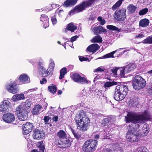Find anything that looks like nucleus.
Segmentation results:
<instances>
[{"instance_id":"1","label":"nucleus","mask_w":152,"mask_h":152,"mask_svg":"<svg viewBox=\"0 0 152 152\" xmlns=\"http://www.w3.org/2000/svg\"><path fill=\"white\" fill-rule=\"evenodd\" d=\"M125 121L126 123H140L144 120L148 121L151 118V115L149 112L145 110L141 114L137 115L132 112H129L127 116H125Z\"/></svg>"},{"instance_id":"2","label":"nucleus","mask_w":152,"mask_h":152,"mask_svg":"<svg viewBox=\"0 0 152 152\" xmlns=\"http://www.w3.org/2000/svg\"><path fill=\"white\" fill-rule=\"evenodd\" d=\"M75 119L78 129L82 132L87 130L90 120L84 111H80L79 114L76 115Z\"/></svg>"},{"instance_id":"3","label":"nucleus","mask_w":152,"mask_h":152,"mask_svg":"<svg viewBox=\"0 0 152 152\" xmlns=\"http://www.w3.org/2000/svg\"><path fill=\"white\" fill-rule=\"evenodd\" d=\"M31 102L27 100L16 108V111L19 120L24 121L27 119L28 114L31 110Z\"/></svg>"},{"instance_id":"4","label":"nucleus","mask_w":152,"mask_h":152,"mask_svg":"<svg viewBox=\"0 0 152 152\" xmlns=\"http://www.w3.org/2000/svg\"><path fill=\"white\" fill-rule=\"evenodd\" d=\"M133 126V128L130 129V130L128 132L126 135L127 140L132 142H138L141 137V134L139 130L140 125L138 124H134Z\"/></svg>"},{"instance_id":"5","label":"nucleus","mask_w":152,"mask_h":152,"mask_svg":"<svg viewBox=\"0 0 152 152\" xmlns=\"http://www.w3.org/2000/svg\"><path fill=\"white\" fill-rule=\"evenodd\" d=\"M128 91V88L125 85L117 86L114 95V99L117 101L122 100L127 95Z\"/></svg>"},{"instance_id":"6","label":"nucleus","mask_w":152,"mask_h":152,"mask_svg":"<svg viewBox=\"0 0 152 152\" xmlns=\"http://www.w3.org/2000/svg\"><path fill=\"white\" fill-rule=\"evenodd\" d=\"M97 141L93 140H87L84 143L82 146V150L84 152H93L96 148Z\"/></svg>"},{"instance_id":"7","label":"nucleus","mask_w":152,"mask_h":152,"mask_svg":"<svg viewBox=\"0 0 152 152\" xmlns=\"http://www.w3.org/2000/svg\"><path fill=\"white\" fill-rule=\"evenodd\" d=\"M146 81L140 76L135 77L133 81V88L135 90H140L144 88L146 85Z\"/></svg>"},{"instance_id":"8","label":"nucleus","mask_w":152,"mask_h":152,"mask_svg":"<svg viewBox=\"0 0 152 152\" xmlns=\"http://www.w3.org/2000/svg\"><path fill=\"white\" fill-rule=\"evenodd\" d=\"M18 80L16 79L13 81H10L7 83L5 86V89L9 93L15 94L17 93L19 89L17 86Z\"/></svg>"},{"instance_id":"9","label":"nucleus","mask_w":152,"mask_h":152,"mask_svg":"<svg viewBox=\"0 0 152 152\" xmlns=\"http://www.w3.org/2000/svg\"><path fill=\"white\" fill-rule=\"evenodd\" d=\"M136 67V65L134 64H130L120 68V75L121 77H123L125 74L129 73L133 71Z\"/></svg>"},{"instance_id":"10","label":"nucleus","mask_w":152,"mask_h":152,"mask_svg":"<svg viewBox=\"0 0 152 152\" xmlns=\"http://www.w3.org/2000/svg\"><path fill=\"white\" fill-rule=\"evenodd\" d=\"M126 10L124 8L116 10L114 14V18L118 21H123L126 19Z\"/></svg>"},{"instance_id":"11","label":"nucleus","mask_w":152,"mask_h":152,"mask_svg":"<svg viewBox=\"0 0 152 152\" xmlns=\"http://www.w3.org/2000/svg\"><path fill=\"white\" fill-rule=\"evenodd\" d=\"M71 78L75 82L82 84H88L91 81L88 80L87 78L80 76L77 73H75L71 75Z\"/></svg>"},{"instance_id":"12","label":"nucleus","mask_w":152,"mask_h":152,"mask_svg":"<svg viewBox=\"0 0 152 152\" xmlns=\"http://www.w3.org/2000/svg\"><path fill=\"white\" fill-rule=\"evenodd\" d=\"M91 30L94 34L97 35L107 32L106 29L104 28L103 27L100 26L95 27V24L92 25Z\"/></svg>"},{"instance_id":"13","label":"nucleus","mask_w":152,"mask_h":152,"mask_svg":"<svg viewBox=\"0 0 152 152\" xmlns=\"http://www.w3.org/2000/svg\"><path fill=\"white\" fill-rule=\"evenodd\" d=\"M45 135V133L42 130L36 129L34 131L33 137L35 140L42 139L44 137Z\"/></svg>"},{"instance_id":"14","label":"nucleus","mask_w":152,"mask_h":152,"mask_svg":"<svg viewBox=\"0 0 152 152\" xmlns=\"http://www.w3.org/2000/svg\"><path fill=\"white\" fill-rule=\"evenodd\" d=\"M34 126L32 123H27L23 125V130L24 134H28L31 131Z\"/></svg>"},{"instance_id":"15","label":"nucleus","mask_w":152,"mask_h":152,"mask_svg":"<svg viewBox=\"0 0 152 152\" xmlns=\"http://www.w3.org/2000/svg\"><path fill=\"white\" fill-rule=\"evenodd\" d=\"M3 120L7 123H10L15 121L14 115L11 113L4 114L3 116Z\"/></svg>"},{"instance_id":"16","label":"nucleus","mask_w":152,"mask_h":152,"mask_svg":"<svg viewBox=\"0 0 152 152\" xmlns=\"http://www.w3.org/2000/svg\"><path fill=\"white\" fill-rule=\"evenodd\" d=\"M10 103L7 100L2 102L0 105V111L3 112H6L10 105Z\"/></svg>"},{"instance_id":"17","label":"nucleus","mask_w":152,"mask_h":152,"mask_svg":"<svg viewBox=\"0 0 152 152\" xmlns=\"http://www.w3.org/2000/svg\"><path fill=\"white\" fill-rule=\"evenodd\" d=\"M71 142L69 138H66L61 141V143L59 142L58 146L62 148H64L70 146L71 145Z\"/></svg>"},{"instance_id":"18","label":"nucleus","mask_w":152,"mask_h":152,"mask_svg":"<svg viewBox=\"0 0 152 152\" xmlns=\"http://www.w3.org/2000/svg\"><path fill=\"white\" fill-rule=\"evenodd\" d=\"M19 81L20 84L28 83L30 82V78L28 75L26 74L21 75L19 77Z\"/></svg>"},{"instance_id":"19","label":"nucleus","mask_w":152,"mask_h":152,"mask_svg":"<svg viewBox=\"0 0 152 152\" xmlns=\"http://www.w3.org/2000/svg\"><path fill=\"white\" fill-rule=\"evenodd\" d=\"M100 48L99 46L97 44L94 43L89 45L87 48L86 50L89 52L94 53Z\"/></svg>"},{"instance_id":"20","label":"nucleus","mask_w":152,"mask_h":152,"mask_svg":"<svg viewBox=\"0 0 152 152\" xmlns=\"http://www.w3.org/2000/svg\"><path fill=\"white\" fill-rule=\"evenodd\" d=\"M113 150L107 149L106 150V152H122L121 148L118 144H114L112 145Z\"/></svg>"},{"instance_id":"21","label":"nucleus","mask_w":152,"mask_h":152,"mask_svg":"<svg viewBox=\"0 0 152 152\" xmlns=\"http://www.w3.org/2000/svg\"><path fill=\"white\" fill-rule=\"evenodd\" d=\"M40 20L43 23V26L46 28L48 26V16L45 15H42L40 17Z\"/></svg>"},{"instance_id":"22","label":"nucleus","mask_w":152,"mask_h":152,"mask_svg":"<svg viewBox=\"0 0 152 152\" xmlns=\"http://www.w3.org/2000/svg\"><path fill=\"white\" fill-rule=\"evenodd\" d=\"M57 136L59 138L60 141H62L67 137V134L63 130H60L56 133Z\"/></svg>"},{"instance_id":"23","label":"nucleus","mask_w":152,"mask_h":152,"mask_svg":"<svg viewBox=\"0 0 152 152\" xmlns=\"http://www.w3.org/2000/svg\"><path fill=\"white\" fill-rule=\"evenodd\" d=\"M25 97L23 94H16L13 95L12 97V100L15 102H16L19 100L24 99Z\"/></svg>"},{"instance_id":"24","label":"nucleus","mask_w":152,"mask_h":152,"mask_svg":"<svg viewBox=\"0 0 152 152\" xmlns=\"http://www.w3.org/2000/svg\"><path fill=\"white\" fill-rule=\"evenodd\" d=\"M77 27L73 23H71L68 24L65 31L66 32L67 30H68L70 31L71 32H73L75 30L77 29Z\"/></svg>"},{"instance_id":"25","label":"nucleus","mask_w":152,"mask_h":152,"mask_svg":"<svg viewBox=\"0 0 152 152\" xmlns=\"http://www.w3.org/2000/svg\"><path fill=\"white\" fill-rule=\"evenodd\" d=\"M77 0H67L64 3V6L65 7L71 6L75 5Z\"/></svg>"},{"instance_id":"26","label":"nucleus","mask_w":152,"mask_h":152,"mask_svg":"<svg viewBox=\"0 0 152 152\" xmlns=\"http://www.w3.org/2000/svg\"><path fill=\"white\" fill-rule=\"evenodd\" d=\"M39 70L41 72L42 75L44 77L48 76L51 72L48 69L46 70L43 67L41 66Z\"/></svg>"},{"instance_id":"27","label":"nucleus","mask_w":152,"mask_h":152,"mask_svg":"<svg viewBox=\"0 0 152 152\" xmlns=\"http://www.w3.org/2000/svg\"><path fill=\"white\" fill-rule=\"evenodd\" d=\"M149 23V20L146 18H144L141 20L139 22L140 26L145 27L148 25Z\"/></svg>"},{"instance_id":"28","label":"nucleus","mask_w":152,"mask_h":152,"mask_svg":"<svg viewBox=\"0 0 152 152\" xmlns=\"http://www.w3.org/2000/svg\"><path fill=\"white\" fill-rule=\"evenodd\" d=\"M118 83L114 81L106 82L104 83V87L106 89H107L108 88L112 86L117 85Z\"/></svg>"},{"instance_id":"29","label":"nucleus","mask_w":152,"mask_h":152,"mask_svg":"<svg viewBox=\"0 0 152 152\" xmlns=\"http://www.w3.org/2000/svg\"><path fill=\"white\" fill-rule=\"evenodd\" d=\"M49 91L53 94H55L57 90V88L55 85L52 84L48 87Z\"/></svg>"},{"instance_id":"30","label":"nucleus","mask_w":152,"mask_h":152,"mask_svg":"<svg viewBox=\"0 0 152 152\" xmlns=\"http://www.w3.org/2000/svg\"><path fill=\"white\" fill-rule=\"evenodd\" d=\"M55 66V64L54 61L52 59L49 60V63L48 69L49 70L52 72L54 70Z\"/></svg>"},{"instance_id":"31","label":"nucleus","mask_w":152,"mask_h":152,"mask_svg":"<svg viewBox=\"0 0 152 152\" xmlns=\"http://www.w3.org/2000/svg\"><path fill=\"white\" fill-rule=\"evenodd\" d=\"M102 41V38L99 35L95 36L91 40V42H92L100 43Z\"/></svg>"},{"instance_id":"32","label":"nucleus","mask_w":152,"mask_h":152,"mask_svg":"<svg viewBox=\"0 0 152 152\" xmlns=\"http://www.w3.org/2000/svg\"><path fill=\"white\" fill-rule=\"evenodd\" d=\"M42 107L39 105H36L33 109L32 113L34 115L38 114L42 108Z\"/></svg>"},{"instance_id":"33","label":"nucleus","mask_w":152,"mask_h":152,"mask_svg":"<svg viewBox=\"0 0 152 152\" xmlns=\"http://www.w3.org/2000/svg\"><path fill=\"white\" fill-rule=\"evenodd\" d=\"M111 120V118L110 117H108L103 119L101 123V126L104 127L107 126L110 121Z\"/></svg>"},{"instance_id":"34","label":"nucleus","mask_w":152,"mask_h":152,"mask_svg":"<svg viewBox=\"0 0 152 152\" xmlns=\"http://www.w3.org/2000/svg\"><path fill=\"white\" fill-rule=\"evenodd\" d=\"M124 0H119L117 1L112 7V9L115 10L118 8L121 5L123 1Z\"/></svg>"},{"instance_id":"35","label":"nucleus","mask_w":152,"mask_h":152,"mask_svg":"<svg viewBox=\"0 0 152 152\" xmlns=\"http://www.w3.org/2000/svg\"><path fill=\"white\" fill-rule=\"evenodd\" d=\"M67 73V69L65 68H62L60 70V75L59 77L60 79L64 78V75Z\"/></svg>"},{"instance_id":"36","label":"nucleus","mask_w":152,"mask_h":152,"mask_svg":"<svg viewBox=\"0 0 152 152\" xmlns=\"http://www.w3.org/2000/svg\"><path fill=\"white\" fill-rule=\"evenodd\" d=\"M143 136H146L149 131V127L146 124H145L142 129Z\"/></svg>"},{"instance_id":"37","label":"nucleus","mask_w":152,"mask_h":152,"mask_svg":"<svg viewBox=\"0 0 152 152\" xmlns=\"http://www.w3.org/2000/svg\"><path fill=\"white\" fill-rule=\"evenodd\" d=\"M137 7L132 4L130 5L128 7V11L130 13L132 14L134 13Z\"/></svg>"},{"instance_id":"38","label":"nucleus","mask_w":152,"mask_h":152,"mask_svg":"<svg viewBox=\"0 0 152 152\" xmlns=\"http://www.w3.org/2000/svg\"><path fill=\"white\" fill-rule=\"evenodd\" d=\"M120 67H114L110 69V72L111 74H113V75L116 76L117 75V71L118 69L120 70Z\"/></svg>"},{"instance_id":"39","label":"nucleus","mask_w":152,"mask_h":152,"mask_svg":"<svg viewBox=\"0 0 152 152\" xmlns=\"http://www.w3.org/2000/svg\"><path fill=\"white\" fill-rule=\"evenodd\" d=\"M37 146L40 150V151L43 152L45 149V146L43 142H40L37 144Z\"/></svg>"},{"instance_id":"40","label":"nucleus","mask_w":152,"mask_h":152,"mask_svg":"<svg viewBox=\"0 0 152 152\" xmlns=\"http://www.w3.org/2000/svg\"><path fill=\"white\" fill-rule=\"evenodd\" d=\"M117 50L113 51L110 53L106 54V55L104 56L103 57L104 58H114L115 57L113 56L114 54L116 52Z\"/></svg>"},{"instance_id":"41","label":"nucleus","mask_w":152,"mask_h":152,"mask_svg":"<svg viewBox=\"0 0 152 152\" xmlns=\"http://www.w3.org/2000/svg\"><path fill=\"white\" fill-rule=\"evenodd\" d=\"M142 42L145 44H152V37L149 36L144 39Z\"/></svg>"},{"instance_id":"42","label":"nucleus","mask_w":152,"mask_h":152,"mask_svg":"<svg viewBox=\"0 0 152 152\" xmlns=\"http://www.w3.org/2000/svg\"><path fill=\"white\" fill-rule=\"evenodd\" d=\"M107 29L113 31H120V30L117 27L111 25H108L106 26Z\"/></svg>"},{"instance_id":"43","label":"nucleus","mask_w":152,"mask_h":152,"mask_svg":"<svg viewBox=\"0 0 152 152\" xmlns=\"http://www.w3.org/2000/svg\"><path fill=\"white\" fill-rule=\"evenodd\" d=\"M147 149L145 147L140 146L137 148L136 150V152H147Z\"/></svg>"},{"instance_id":"44","label":"nucleus","mask_w":152,"mask_h":152,"mask_svg":"<svg viewBox=\"0 0 152 152\" xmlns=\"http://www.w3.org/2000/svg\"><path fill=\"white\" fill-rule=\"evenodd\" d=\"M148 11V9L147 8H145L140 10L139 14L140 15H143L145 14Z\"/></svg>"},{"instance_id":"45","label":"nucleus","mask_w":152,"mask_h":152,"mask_svg":"<svg viewBox=\"0 0 152 152\" xmlns=\"http://www.w3.org/2000/svg\"><path fill=\"white\" fill-rule=\"evenodd\" d=\"M71 131L75 137L77 139H79L81 137V136L79 134L77 133L72 129H71Z\"/></svg>"},{"instance_id":"46","label":"nucleus","mask_w":152,"mask_h":152,"mask_svg":"<svg viewBox=\"0 0 152 152\" xmlns=\"http://www.w3.org/2000/svg\"><path fill=\"white\" fill-rule=\"evenodd\" d=\"M97 20L100 22V24L102 25H103L105 23V20L104 19H102V17L99 16Z\"/></svg>"},{"instance_id":"47","label":"nucleus","mask_w":152,"mask_h":152,"mask_svg":"<svg viewBox=\"0 0 152 152\" xmlns=\"http://www.w3.org/2000/svg\"><path fill=\"white\" fill-rule=\"evenodd\" d=\"M79 60L81 61H90V60L91 59H91L90 60L88 58L81 56H79Z\"/></svg>"},{"instance_id":"48","label":"nucleus","mask_w":152,"mask_h":152,"mask_svg":"<svg viewBox=\"0 0 152 152\" xmlns=\"http://www.w3.org/2000/svg\"><path fill=\"white\" fill-rule=\"evenodd\" d=\"M104 67L100 66L95 69L94 70V72H101L104 71Z\"/></svg>"},{"instance_id":"49","label":"nucleus","mask_w":152,"mask_h":152,"mask_svg":"<svg viewBox=\"0 0 152 152\" xmlns=\"http://www.w3.org/2000/svg\"><path fill=\"white\" fill-rule=\"evenodd\" d=\"M51 20L53 25H55L57 21L55 16L52 17Z\"/></svg>"},{"instance_id":"50","label":"nucleus","mask_w":152,"mask_h":152,"mask_svg":"<svg viewBox=\"0 0 152 152\" xmlns=\"http://www.w3.org/2000/svg\"><path fill=\"white\" fill-rule=\"evenodd\" d=\"M37 89V88H31L29 89H28V90L27 91H25L24 92V94H26L28 93H30V92L36 91Z\"/></svg>"},{"instance_id":"51","label":"nucleus","mask_w":152,"mask_h":152,"mask_svg":"<svg viewBox=\"0 0 152 152\" xmlns=\"http://www.w3.org/2000/svg\"><path fill=\"white\" fill-rule=\"evenodd\" d=\"M50 118L49 117L47 116L45 117L44 118V120L45 122V124H47L49 121V120Z\"/></svg>"},{"instance_id":"52","label":"nucleus","mask_w":152,"mask_h":152,"mask_svg":"<svg viewBox=\"0 0 152 152\" xmlns=\"http://www.w3.org/2000/svg\"><path fill=\"white\" fill-rule=\"evenodd\" d=\"M144 35L140 33L135 37V38H141L144 37Z\"/></svg>"},{"instance_id":"53","label":"nucleus","mask_w":152,"mask_h":152,"mask_svg":"<svg viewBox=\"0 0 152 152\" xmlns=\"http://www.w3.org/2000/svg\"><path fill=\"white\" fill-rule=\"evenodd\" d=\"M78 37V36H75L73 37H72L71 38V42H73L75 41L77 39Z\"/></svg>"},{"instance_id":"54","label":"nucleus","mask_w":152,"mask_h":152,"mask_svg":"<svg viewBox=\"0 0 152 152\" xmlns=\"http://www.w3.org/2000/svg\"><path fill=\"white\" fill-rule=\"evenodd\" d=\"M47 82L46 79L45 78H43L42 79V80L40 81V83L41 84H43Z\"/></svg>"},{"instance_id":"55","label":"nucleus","mask_w":152,"mask_h":152,"mask_svg":"<svg viewBox=\"0 0 152 152\" xmlns=\"http://www.w3.org/2000/svg\"><path fill=\"white\" fill-rule=\"evenodd\" d=\"M43 61H39V62H38V66H39V70L40 69V67L42 66V67H43L42 65V64H43Z\"/></svg>"},{"instance_id":"56","label":"nucleus","mask_w":152,"mask_h":152,"mask_svg":"<svg viewBox=\"0 0 152 152\" xmlns=\"http://www.w3.org/2000/svg\"><path fill=\"white\" fill-rule=\"evenodd\" d=\"M53 121L56 122L58 120V118L57 116H55L53 117L52 118Z\"/></svg>"},{"instance_id":"57","label":"nucleus","mask_w":152,"mask_h":152,"mask_svg":"<svg viewBox=\"0 0 152 152\" xmlns=\"http://www.w3.org/2000/svg\"><path fill=\"white\" fill-rule=\"evenodd\" d=\"M63 12V10H58L56 11V12H58V15H60L61 13H62Z\"/></svg>"},{"instance_id":"58","label":"nucleus","mask_w":152,"mask_h":152,"mask_svg":"<svg viewBox=\"0 0 152 152\" xmlns=\"http://www.w3.org/2000/svg\"><path fill=\"white\" fill-rule=\"evenodd\" d=\"M95 91L96 92H97L98 93V94H97L99 95V94L100 93H101V90H98L97 89H96V90H95Z\"/></svg>"},{"instance_id":"59","label":"nucleus","mask_w":152,"mask_h":152,"mask_svg":"<svg viewBox=\"0 0 152 152\" xmlns=\"http://www.w3.org/2000/svg\"><path fill=\"white\" fill-rule=\"evenodd\" d=\"M30 152H42L41 151H38L37 150L34 149L31 151Z\"/></svg>"},{"instance_id":"60","label":"nucleus","mask_w":152,"mask_h":152,"mask_svg":"<svg viewBox=\"0 0 152 152\" xmlns=\"http://www.w3.org/2000/svg\"><path fill=\"white\" fill-rule=\"evenodd\" d=\"M62 91L61 90H58V95H60L62 93Z\"/></svg>"},{"instance_id":"61","label":"nucleus","mask_w":152,"mask_h":152,"mask_svg":"<svg viewBox=\"0 0 152 152\" xmlns=\"http://www.w3.org/2000/svg\"><path fill=\"white\" fill-rule=\"evenodd\" d=\"M95 138L96 139H98L99 138V136L98 134H96L95 136Z\"/></svg>"},{"instance_id":"62","label":"nucleus","mask_w":152,"mask_h":152,"mask_svg":"<svg viewBox=\"0 0 152 152\" xmlns=\"http://www.w3.org/2000/svg\"><path fill=\"white\" fill-rule=\"evenodd\" d=\"M149 91L150 93L152 94V87H151V88L149 89Z\"/></svg>"},{"instance_id":"63","label":"nucleus","mask_w":152,"mask_h":152,"mask_svg":"<svg viewBox=\"0 0 152 152\" xmlns=\"http://www.w3.org/2000/svg\"><path fill=\"white\" fill-rule=\"evenodd\" d=\"M71 45L73 46V43H72V42H70V44H69V45L70 46H71L72 48H74V47H72V46H71Z\"/></svg>"},{"instance_id":"64","label":"nucleus","mask_w":152,"mask_h":152,"mask_svg":"<svg viewBox=\"0 0 152 152\" xmlns=\"http://www.w3.org/2000/svg\"><path fill=\"white\" fill-rule=\"evenodd\" d=\"M148 73L149 74H152V70L148 71Z\"/></svg>"}]
</instances>
